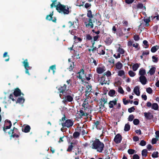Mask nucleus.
Segmentation results:
<instances>
[{
    "mask_svg": "<svg viewBox=\"0 0 159 159\" xmlns=\"http://www.w3.org/2000/svg\"><path fill=\"white\" fill-rule=\"evenodd\" d=\"M116 101L115 100L111 101L109 103V107L110 108H112L113 107L114 105H115L116 104Z\"/></svg>",
    "mask_w": 159,
    "mask_h": 159,
    "instance_id": "412c9836",
    "label": "nucleus"
},
{
    "mask_svg": "<svg viewBox=\"0 0 159 159\" xmlns=\"http://www.w3.org/2000/svg\"><path fill=\"white\" fill-rule=\"evenodd\" d=\"M129 75L131 77H133L136 75V73L132 70H129L128 72Z\"/></svg>",
    "mask_w": 159,
    "mask_h": 159,
    "instance_id": "f704fd0d",
    "label": "nucleus"
},
{
    "mask_svg": "<svg viewBox=\"0 0 159 159\" xmlns=\"http://www.w3.org/2000/svg\"><path fill=\"white\" fill-rule=\"evenodd\" d=\"M156 70V68L153 66H152L148 73L151 75H152L155 73Z\"/></svg>",
    "mask_w": 159,
    "mask_h": 159,
    "instance_id": "a211bd4d",
    "label": "nucleus"
},
{
    "mask_svg": "<svg viewBox=\"0 0 159 159\" xmlns=\"http://www.w3.org/2000/svg\"><path fill=\"white\" fill-rule=\"evenodd\" d=\"M139 80L140 82L143 85L146 84L147 83V79L145 76H140Z\"/></svg>",
    "mask_w": 159,
    "mask_h": 159,
    "instance_id": "9b49d317",
    "label": "nucleus"
},
{
    "mask_svg": "<svg viewBox=\"0 0 159 159\" xmlns=\"http://www.w3.org/2000/svg\"><path fill=\"white\" fill-rule=\"evenodd\" d=\"M148 42L146 40H144L143 42V44L146 46L145 47V48H148Z\"/></svg>",
    "mask_w": 159,
    "mask_h": 159,
    "instance_id": "603ef678",
    "label": "nucleus"
},
{
    "mask_svg": "<svg viewBox=\"0 0 159 159\" xmlns=\"http://www.w3.org/2000/svg\"><path fill=\"white\" fill-rule=\"evenodd\" d=\"M130 125L129 124V123L126 124L125 125L124 130L125 131H128L130 130Z\"/></svg>",
    "mask_w": 159,
    "mask_h": 159,
    "instance_id": "a878e982",
    "label": "nucleus"
},
{
    "mask_svg": "<svg viewBox=\"0 0 159 159\" xmlns=\"http://www.w3.org/2000/svg\"><path fill=\"white\" fill-rule=\"evenodd\" d=\"M104 147V143L99 139H97L93 142L91 147L92 148L96 150L97 152H101L103 150Z\"/></svg>",
    "mask_w": 159,
    "mask_h": 159,
    "instance_id": "f257e3e1",
    "label": "nucleus"
},
{
    "mask_svg": "<svg viewBox=\"0 0 159 159\" xmlns=\"http://www.w3.org/2000/svg\"><path fill=\"white\" fill-rule=\"evenodd\" d=\"M92 59L93 60V62L95 66L97 65L98 63V60L94 59L93 58H92Z\"/></svg>",
    "mask_w": 159,
    "mask_h": 159,
    "instance_id": "e2e57ef3",
    "label": "nucleus"
},
{
    "mask_svg": "<svg viewBox=\"0 0 159 159\" xmlns=\"http://www.w3.org/2000/svg\"><path fill=\"white\" fill-rule=\"evenodd\" d=\"M147 149H143L142 151V156L146 157L147 156Z\"/></svg>",
    "mask_w": 159,
    "mask_h": 159,
    "instance_id": "e433bc0d",
    "label": "nucleus"
},
{
    "mask_svg": "<svg viewBox=\"0 0 159 159\" xmlns=\"http://www.w3.org/2000/svg\"><path fill=\"white\" fill-rule=\"evenodd\" d=\"M137 7L138 9H141L143 10L145 9V7H144L143 4L141 3L138 4L137 6Z\"/></svg>",
    "mask_w": 159,
    "mask_h": 159,
    "instance_id": "cd10ccee",
    "label": "nucleus"
},
{
    "mask_svg": "<svg viewBox=\"0 0 159 159\" xmlns=\"http://www.w3.org/2000/svg\"><path fill=\"white\" fill-rule=\"evenodd\" d=\"M87 16L89 18H86L84 19V24L87 28H93V25L91 18L93 17V16L92 14V12L91 10H89L88 11Z\"/></svg>",
    "mask_w": 159,
    "mask_h": 159,
    "instance_id": "f03ea898",
    "label": "nucleus"
},
{
    "mask_svg": "<svg viewBox=\"0 0 159 159\" xmlns=\"http://www.w3.org/2000/svg\"><path fill=\"white\" fill-rule=\"evenodd\" d=\"M118 91L121 94H123L124 93V91L121 87H119L118 89Z\"/></svg>",
    "mask_w": 159,
    "mask_h": 159,
    "instance_id": "37998d69",
    "label": "nucleus"
},
{
    "mask_svg": "<svg viewBox=\"0 0 159 159\" xmlns=\"http://www.w3.org/2000/svg\"><path fill=\"white\" fill-rule=\"evenodd\" d=\"M156 137L158 139L159 138V131H157L155 132Z\"/></svg>",
    "mask_w": 159,
    "mask_h": 159,
    "instance_id": "774afa93",
    "label": "nucleus"
},
{
    "mask_svg": "<svg viewBox=\"0 0 159 159\" xmlns=\"http://www.w3.org/2000/svg\"><path fill=\"white\" fill-rule=\"evenodd\" d=\"M158 152H154L152 155V156L153 158H157L158 157Z\"/></svg>",
    "mask_w": 159,
    "mask_h": 159,
    "instance_id": "ea45409f",
    "label": "nucleus"
},
{
    "mask_svg": "<svg viewBox=\"0 0 159 159\" xmlns=\"http://www.w3.org/2000/svg\"><path fill=\"white\" fill-rule=\"evenodd\" d=\"M134 40L136 41H138L139 39V37L138 35H134Z\"/></svg>",
    "mask_w": 159,
    "mask_h": 159,
    "instance_id": "6e6d98bb",
    "label": "nucleus"
},
{
    "mask_svg": "<svg viewBox=\"0 0 159 159\" xmlns=\"http://www.w3.org/2000/svg\"><path fill=\"white\" fill-rule=\"evenodd\" d=\"M135 150L132 149H129L128 151V152L129 154H133L134 153Z\"/></svg>",
    "mask_w": 159,
    "mask_h": 159,
    "instance_id": "c03bdc74",
    "label": "nucleus"
},
{
    "mask_svg": "<svg viewBox=\"0 0 159 159\" xmlns=\"http://www.w3.org/2000/svg\"><path fill=\"white\" fill-rule=\"evenodd\" d=\"M146 92L149 94H151L152 93V90L151 88L148 87L146 89Z\"/></svg>",
    "mask_w": 159,
    "mask_h": 159,
    "instance_id": "49530a36",
    "label": "nucleus"
},
{
    "mask_svg": "<svg viewBox=\"0 0 159 159\" xmlns=\"http://www.w3.org/2000/svg\"><path fill=\"white\" fill-rule=\"evenodd\" d=\"M139 67V64L138 63L134 64L132 66L133 70L134 71H136Z\"/></svg>",
    "mask_w": 159,
    "mask_h": 159,
    "instance_id": "bb28decb",
    "label": "nucleus"
},
{
    "mask_svg": "<svg viewBox=\"0 0 159 159\" xmlns=\"http://www.w3.org/2000/svg\"><path fill=\"white\" fill-rule=\"evenodd\" d=\"M92 87L91 85H88L86 86V88L85 96L87 97H89L90 93L91 92Z\"/></svg>",
    "mask_w": 159,
    "mask_h": 159,
    "instance_id": "f8f14e48",
    "label": "nucleus"
},
{
    "mask_svg": "<svg viewBox=\"0 0 159 159\" xmlns=\"http://www.w3.org/2000/svg\"><path fill=\"white\" fill-rule=\"evenodd\" d=\"M120 46L116 50L117 53L113 55V57L116 59L120 58V55H122V57L124 56V54L125 53V51L123 48L120 47V45H119Z\"/></svg>",
    "mask_w": 159,
    "mask_h": 159,
    "instance_id": "39448f33",
    "label": "nucleus"
},
{
    "mask_svg": "<svg viewBox=\"0 0 159 159\" xmlns=\"http://www.w3.org/2000/svg\"><path fill=\"white\" fill-rule=\"evenodd\" d=\"M159 48V46H158L156 45L154 46L151 48V51L152 52H155Z\"/></svg>",
    "mask_w": 159,
    "mask_h": 159,
    "instance_id": "b1692460",
    "label": "nucleus"
},
{
    "mask_svg": "<svg viewBox=\"0 0 159 159\" xmlns=\"http://www.w3.org/2000/svg\"><path fill=\"white\" fill-rule=\"evenodd\" d=\"M25 101V99L23 97L19 98L17 100V102L19 103H23Z\"/></svg>",
    "mask_w": 159,
    "mask_h": 159,
    "instance_id": "473e14b6",
    "label": "nucleus"
},
{
    "mask_svg": "<svg viewBox=\"0 0 159 159\" xmlns=\"http://www.w3.org/2000/svg\"><path fill=\"white\" fill-rule=\"evenodd\" d=\"M104 49V47L103 46L99 45L98 47L97 48V53L100 55H104L105 54Z\"/></svg>",
    "mask_w": 159,
    "mask_h": 159,
    "instance_id": "1a4fd4ad",
    "label": "nucleus"
},
{
    "mask_svg": "<svg viewBox=\"0 0 159 159\" xmlns=\"http://www.w3.org/2000/svg\"><path fill=\"white\" fill-rule=\"evenodd\" d=\"M146 74L145 70L143 68H141L139 71V75H140V76H145L144 75Z\"/></svg>",
    "mask_w": 159,
    "mask_h": 159,
    "instance_id": "4be33fe9",
    "label": "nucleus"
},
{
    "mask_svg": "<svg viewBox=\"0 0 159 159\" xmlns=\"http://www.w3.org/2000/svg\"><path fill=\"white\" fill-rule=\"evenodd\" d=\"M122 23L124 26H127L128 25V22L126 20H123Z\"/></svg>",
    "mask_w": 159,
    "mask_h": 159,
    "instance_id": "680f3d73",
    "label": "nucleus"
},
{
    "mask_svg": "<svg viewBox=\"0 0 159 159\" xmlns=\"http://www.w3.org/2000/svg\"><path fill=\"white\" fill-rule=\"evenodd\" d=\"M135 110V108L134 107H132L128 109V112L129 113H131L133 111H134Z\"/></svg>",
    "mask_w": 159,
    "mask_h": 159,
    "instance_id": "8fccbe9b",
    "label": "nucleus"
},
{
    "mask_svg": "<svg viewBox=\"0 0 159 159\" xmlns=\"http://www.w3.org/2000/svg\"><path fill=\"white\" fill-rule=\"evenodd\" d=\"M152 61L155 63H157L158 61V58L155 56H153L152 57Z\"/></svg>",
    "mask_w": 159,
    "mask_h": 159,
    "instance_id": "de8ad7c7",
    "label": "nucleus"
},
{
    "mask_svg": "<svg viewBox=\"0 0 159 159\" xmlns=\"http://www.w3.org/2000/svg\"><path fill=\"white\" fill-rule=\"evenodd\" d=\"M134 118V116L133 115H130L128 118V120L129 121H132Z\"/></svg>",
    "mask_w": 159,
    "mask_h": 159,
    "instance_id": "79ce46f5",
    "label": "nucleus"
},
{
    "mask_svg": "<svg viewBox=\"0 0 159 159\" xmlns=\"http://www.w3.org/2000/svg\"><path fill=\"white\" fill-rule=\"evenodd\" d=\"M105 74L106 75L107 77H109L111 75V73L110 71H107L105 73Z\"/></svg>",
    "mask_w": 159,
    "mask_h": 159,
    "instance_id": "5fc2aeb1",
    "label": "nucleus"
},
{
    "mask_svg": "<svg viewBox=\"0 0 159 159\" xmlns=\"http://www.w3.org/2000/svg\"><path fill=\"white\" fill-rule=\"evenodd\" d=\"M61 5V4L59 2H57V1H53L51 5V8H52L54 7H57L58 5Z\"/></svg>",
    "mask_w": 159,
    "mask_h": 159,
    "instance_id": "5701e85b",
    "label": "nucleus"
},
{
    "mask_svg": "<svg viewBox=\"0 0 159 159\" xmlns=\"http://www.w3.org/2000/svg\"><path fill=\"white\" fill-rule=\"evenodd\" d=\"M80 135V133L78 132H75L73 134V136L74 138H77L79 137Z\"/></svg>",
    "mask_w": 159,
    "mask_h": 159,
    "instance_id": "a19ab883",
    "label": "nucleus"
},
{
    "mask_svg": "<svg viewBox=\"0 0 159 159\" xmlns=\"http://www.w3.org/2000/svg\"><path fill=\"white\" fill-rule=\"evenodd\" d=\"M139 157L137 154H134L133 156V159H139Z\"/></svg>",
    "mask_w": 159,
    "mask_h": 159,
    "instance_id": "13d9d810",
    "label": "nucleus"
},
{
    "mask_svg": "<svg viewBox=\"0 0 159 159\" xmlns=\"http://www.w3.org/2000/svg\"><path fill=\"white\" fill-rule=\"evenodd\" d=\"M144 114L146 119L147 120H150L153 118V116L150 112H145Z\"/></svg>",
    "mask_w": 159,
    "mask_h": 159,
    "instance_id": "2eb2a0df",
    "label": "nucleus"
},
{
    "mask_svg": "<svg viewBox=\"0 0 159 159\" xmlns=\"http://www.w3.org/2000/svg\"><path fill=\"white\" fill-rule=\"evenodd\" d=\"M84 71L83 69L80 70V71L77 73V77L79 78L80 79H81L82 81L83 82V79H84V77L85 76V75L84 74Z\"/></svg>",
    "mask_w": 159,
    "mask_h": 159,
    "instance_id": "9d476101",
    "label": "nucleus"
},
{
    "mask_svg": "<svg viewBox=\"0 0 159 159\" xmlns=\"http://www.w3.org/2000/svg\"><path fill=\"white\" fill-rule=\"evenodd\" d=\"M74 39H75L74 42L75 43H78L79 41L80 42L82 40L79 37H77L76 36H74Z\"/></svg>",
    "mask_w": 159,
    "mask_h": 159,
    "instance_id": "c9c22d12",
    "label": "nucleus"
},
{
    "mask_svg": "<svg viewBox=\"0 0 159 159\" xmlns=\"http://www.w3.org/2000/svg\"><path fill=\"white\" fill-rule=\"evenodd\" d=\"M73 125V123L70 120H67L65 122L61 123L63 128L65 127L69 128L72 126Z\"/></svg>",
    "mask_w": 159,
    "mask_h": 159,
    "instance_id": "0eeeda50",
    "label": "nucleus"
},
{
    "mask_svg": "<svg viewBox=\"0 0 159 159\" xmlns=\"http://www.w3.org/2000/svg\"><path fill=\"white\" fill-rule=\"evenodd\" d=\"M80 130L81 131V134L82 135H83L87 134V131H85L83 128H81Z\"/></svg>",
    "mask_w": 159,
    "mask_h": 159,
    "instance_id": "58836bf2",
    "label": "nucleus"
},
{
    "mask_svg": "<svg viewBox=\"0 0 159 159\" xmlns=\"http://www.w3.org/2000/svg\"><path fill=\"white\" fill-rule=\"evenodd\" d=\"M152 109L155 110H157L158 109V106L157 103H154L152 104Z\"/></svg>",
    "mask_w": 159,
    "mask_h": 159,
    "instance_id": "393cba45",
    "label": "nucleus"
},
{
    "mask_svg": "<svg viewBox=\"0 0 159 159\" xmlns=\"http://www.w3.org/2000/svg\"><path fill=\"white\" fill-rule=\"evenodd\" d=\"M118 75L120 76H124L125 75V71L123 70H119L118 72Z\"/></svg>",
    "mask_w": 159,
    "mask_h": 159,
    "instance_id": "2f4dec72",
    "label": "nucleus"
},
{
    "mask_svg": "<svg viewBox=\"0 0 159 159\" xmlns=\"http://www.w3.org/2000/svg\"><path fill=\"white\" fill-rule=\"evenodd\" d=\"M63 96L65 98L66 101L71 102L73 100V97L70 95H68L67 93V95L66 96Z\"/></svg>",
    "mask_w": 159,
    "mask_h": 159,
    "instance_id": "dca6fc26",
    "label": "nucleus"
},
{
    "mask_svg": "<svg viewBox=\"0 0 159 159\" xmlns=\"http://www.w3.org/2000/svg\"><path fill=\"white\" fill-rule=\"evenodd\" d=\"M60 93L59 96L61 98L64 99L63 96H66L67 95V90L66 89V85L64 84L63 86L61 87L58 89Z\"/></svg>",
    "mask_w": 159,
    "mask_h": 159,
    "instance_id": "20e7f679",
    "label": "nucleus"
},
{
    "mask_svg": "<svg viewBox=\"0 0 159 159\" xmlns=\"http://www.w3.org/2000/svg\"><path fill=\"white\" fill-rule=\"evenodd\" d=\"M106 70L105 66L102 64L98 65L96 69V72L98 74L103 73Z\"/></svg>",
    "mask_w": 159,
    "mask_h": 159,
    "instance_id": "423d86ee",
    "label": "nucleus"
},
{
    "mask_svg": "<svg viewBox=\"0 0 159 159\" xmlns=\"http://www.w3.org/2000/svg\"><path fill=\"white\" fill-rule=\"evenodd\" d=\"M158 139H157L156 138H153L152 140V144L156 143Z\"/></svg>",
    "mask_w": 159,
    "mask_h": 159,
    "instance_id": "bf43d9fd",
    "label": "nucleus"
},
{
    "mask_svg": "<svg viewBox=\"0 0 159 159\" xmlns=\"http://www.w3.org/2000/svg\"><path fill=\"white\" fill-rule=\"evenodd\" d=\"M21 94V91L19 89H16L14 91V94L15 97L20 96V95Z\"/></svg>",
    "mask_w": 159,
    "mask_h": 159,
    "instance_id": "6ab92c4d",
    "label": "nucleus"
},
{
    "mask_svg": "<svg viewBox=\"0 0 159 159\" xmlns=\"http://www.w3.org/2000/svg\"><path fill=\"white\" fill-rule=\"evenodd\" d=\"M143 20L145 22L147 23H148L150 21V18L144 19Z\"/></svg>",
    "mask_w": 159,
    "mask_h": 159,
    "instance_id": "69168bd1",
    "label": "nucleus"
},
{
    "mask_svg": "<svg viewBox=\"0 0 159 159\" xmlns=\"http://www.w3.org/2000/svg\"><path fill=\"white\" fill-rule=\"evenodd\" d=\"M134 92L137 96L140 95V92L139 90V88L138 86H136L134 88Z\"/></svg>",
    "mask_w": 159,
    "mask_h": 159,
    "instance_id": "aec40b11",
    "label": "nucleus"
},
{
    "mask_svg": "<svg viewBox=\"0 0 159 159\" xmlns=\"http://www.w3.org/2000/svg\"><path fill=\"white\" fill-rule=\"evenodd\" d=\"M139 144L140 145L142 146H144L146 145V143L145 141L143 140H142L141 141Z\"/></svg>",
    "mask_w": 159,
    "mask_h": 159,
    "instance_id": "864d4df0",
    "label": "nucleus"
},
{
    "mask_svg": "<svg viewBox=\"0 0 159 159\" xmlns=\"http://www.w3.org/2000/svg\"><path fill=\"white\" fill-rule=\"evenodd\" d=\"M70 144V145H69L68 146V148L66 150L67 152H71L72 151L74 147V146L73 145V143H71Z\"/></svg>",
    "mask_w": 159,
    "mask_h": 159,
    "instance_id": "c756f323",
    "label": "nucleus"
},
{
    "mask_svg": "<svg viewBox=\"0 0 159 159\" xmlns=\"http://www.w3.org/2000/svg\"><path fill=\"white\" fill-rule=\"evenodd\" d=\"M30 127L27 125L25 126L24 131L25 133H28L30 131Z\"/></svg>",
    "mask_w": 159,
    "mask_h": 159,
    "instance_id": "72a5a7b5",
    "label": "nucleus"
},
{
    "mask_svg": "<svg viewBox=\"0 0 159 159\" xmlns=\"http://www.w3.org/2000/svg\"><path fill=\"white\" fill-rule=\"evenodd\" d=\"M133 46L136 48L137 50L139 49L138 47L139 46V44L138 43H134L133 44Z\"/></svg>",
    "mask_w": 159,
    "mask_h": 159,
    "instance_id": "4d7b16f0",
    "label": "nucleus"
},
{
    "mask_svg": "<svg viewBox=\"0 0 159 159\" xmlns=\"http://www.w3.org/2000/svg\"><path fill=\"white\" fill-rule=\"evenodd\" d=\"M53 15V12H52L49 15L47 16L46 19L48 20H52V16Z\"/></svg>",
    "mask_w": 159,
    "mask_h": 159,
    "instance_id": "4c0bfd02",
    "label": "nucleus"
},
{
    "mask_svg": "<svg viewBox=\"0 0 159 159\" xmlns=\"http://www.w3.org/2000/svg\"><path fill=\"white\" fill-rule=\"evenodd\" d=\"M79 112V114L80 116H84L85 115V113H84L83 111L82 110H80Z\"/></svg>",
    "mask_w": 159,
    "mask_h": 159,
    "instance_id": "09e8293b",
    "label": "nucleus"
},
{
    "mask_svg": "<svg viewBox=\"0 0 159 159\" xmlns=\"http://www.w3.org/2000/svg\"><path fill=\"white\" fill-rule=\"evenodd\" d=\"M121 136L120 134H118L115 136L114 141L116 143H119L121 142Z\"/></svg>",
    "mask_w": 159,
    "mask_h": 159,
    "instance_id": "ddd939ff",
    "label": "nucleus"
},
{
    "mask_svg": "<svg viewBox=\"0 0 159 159\" xmlns=\"http://www.w3.org/2000/svg\"><path fill=\"white\" fill-rule=\"evenodd\" d=\"M86 39L88 40H90L92 39V37L89 34H88L86 36Z\"/></svg>",
    "mask_w": 159,
    "mask_h": 159,
    "instance_id": "052dcab7",
    "label": "nucleus"
},
{
    "mask_svg": "<svg viewBox=\"0 0 159 159\" xmlns=\"http://www.w3.org/2000/svg\"><path fill=\"white\" fill-rule=\"evenodd\" d=\"M133 139L134 141L137 142L139 141V138L137 136H134L133 138Z\"/></svg>",
    "mask_w": 159,
    "mask_h": 159,
    "instance_id": "338daca9",
    "label": "nucleus"
},
{
    "mask_svg": "<svg viewBox=\"0 0 159 159\" xmlns=\"http://www.w3.org/2000/svg\"><path fill=\"white\" fill-rule=\"evenodd\" d=\"M139 120L137 119H134L133 120V123L134 125H138L139 123Z\"/></svg>",
    "mask_w": 159,
    "mask_h": 159,
    "instance_id": "a18cd8bd",
    "label": "nucleus"
},
{
    "mask_svg": "<svg viewBox=\"0 0 159 159\" xmlns=\"http://www.w3.org/2000/svg\"><path fill=\"white\" fill-rule=\"evenodd\" d=\"M5 125V127L3 128V130L4 131H6V130L10 128L11 126V123L10 121L9 120H6L5 121V125Z\"/></svg>",
    "mask_w": 159,
    "mask_h": 159,
    "instance_id": "4468645a",
    "label": "nucleus"
},
{
    "mask_svg": "<svg viewBox=\"0 0 159 159\" xmlns=\"http://www.w3.org/2000/svg\"><path fill=\"white\" fill-rule=\"evenodd\" d=\"M149 54V52L148 51H143L142 53L143 55H148Z\"/></svg>",
    "mask_w": 159,
    "mask_h": 159,
    "instance_id": "0e129e2a",
    "label": "nucleus"
},
{
    "mask_svg": "<svg viewBox=\"0 0 159 159\" xmlns=\"http://www.w3.org/2000/svg\"><path fill=\"white\" fill-rule=\"evenodd\" d=\"M57 10L60 13L64 14H68L69 13V9L67 6H65L61 4L58 5L56 8Z\"/></svg>",
    "mask_w": 159,
    "mask_h": 159,
    "instance_id": "7ed1b4c3",
    "label": "nucleus"
},
{
    "mask_svg": "<svg viewBox=\"0 0 159 159\" xmlns=\"http://www.w3.org/2000/svg\"><path fill=\"white\" fill-rule=\"evenodd\" d=\"M133 42L134 41L132 40L129 41L127 44L128 46L129 47L131 46L133 44Z\"/></svg>",
    "mask_w": 159,
    "mask_h": 159,
    "instance_id": "3c124183",
    "label": "nucleus"
},
{
    "mask_svg": "<svg viewBox=\"0 0 159 159\" xmlns=\"http://www.w3.org/2000/svg\"><path fill=\"white\" fill-rule=\"evenodd\" d=\"M123 66L122 64L120 61H118L115 65V70H120L122 68Z\"/></svg>",
    "mask_w": 159,
    "mask_h": 159,
    "instance_id": "f3484780",
    "label": "nucleus"
},
{
    "mask_svg": "<svg viewBox=\"0 0 159 159\" xmlns=\"http://www.w3.org/2000/svg\"><path fill=\"white\" fill-rule=\"evenodd\" d=\"M56 69V65H53L51 66L49 68V69L48 70V71L49 72L50 71V70H52L53 71V74H54L55 72V70Z\"/></svg>",
    "mask_w": 159,
    "mask_h": 159,
    "instance_id": "c85d7f7f",
    "label": "nucleus"
},
{
    "mask_svg": "<svg viewBox=\"0 0 159 159\" xmlns=\"http://www.w3.org/2000/svg\"><path fill=\"white\" fill-rule=\"evenodd\" d=\"M23 63L25 69V73L30 75V74L29 73L28 70H30L31 68V67L29 66V63L27 61V60L25 59L23 62Z\"/></svg>",
    "mask_w": 159,
    "mask_h": 159,
    "instance_id": "6e6552de",
    "label": "nucleus"
},
{
    "mask_svg": "<svg viewBox=\"0 0 159 159\" xmlns=\"http://www.w3.org/2000/svg\"><path fill=\"white\" fill-rule=\"evenodd\" d=\"M116 92L114 90H110L108 93V95L111 97L113 96L115 94Z\"/></svg>",
    "mask_w": 159,
    "mask_h": 159,
    "instance_id": "7c9ffc66",
    "label": "nucleus"
}]
</instances>
